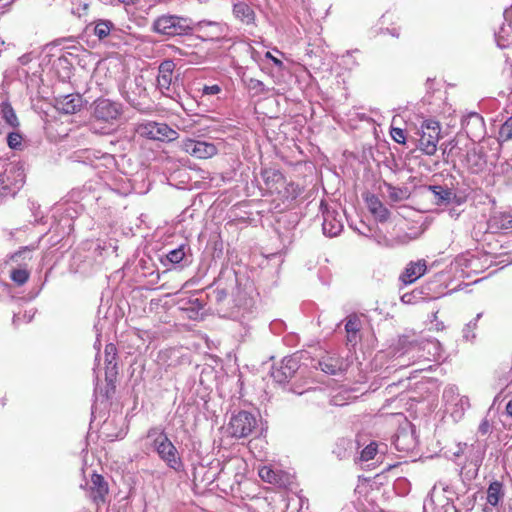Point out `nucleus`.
Wrapping results in <instances>:
<instances>
[{"label": "nucleus", "mask_w": 512, "mask_h": 512, "mask_svg": "<svg viewBox=\"0 0 512 512\" xmlns=\"http://www.w3.org/2000/svg\"><path fill=\"white\" fill-rule=\"evenodd\" d=\"M263 186L261 190L263 195H270L271 201L278 208L281 205L284 208L290 204L301 194L302 190L298 184L288 181L282 172L275 168H265L262 173Z\"/></svg>", "instance_id": "f257e3e1"}, {"label": "nucleus", "mask_w": 512, "mask_h": 512, "mask_svg": "<svg viewBox=\"0 0 512 512\" xmlns=\"http://www.w3.org/2000/svg\"><path fill=\"white\" fill-rule=\"evenodd\" d=\"M147 438L152 440L153 449L168 468L176 472L183 469L184 464L181 455L164 430L152 427L147 432Z\"/></svg>", "instance_id": "f03ea898"}, {"label": "nucleus", "mask_w": 512, "mask_h": 512, "mask_svg": "<svg viewBox=\"0 0 512 512\" xmlns=\"http://www.w3.org/2000/svg\"><path fill=\"white\" fill-rule=\"evenodd\" d=\"M151 31L167 37L190 35L194 31V21L179 15L162 14L154 19Z\"/></svg>", "instance_id": "7ed1b4c3"}, {"label": "nucleus", "mask_w": 512, "mask_h": 512, "mask_svg": "<svg viewBox=\"0 0 512 512\" xmlns=\"http://www.w3.org/2000/svg\"><path fill=\"white\" fill-rule=\"evenodd\" d=\"M26 174L22 164L9 163L0 172V198L14 197L24 186Z\"/></svg>", "instance_id": "20e7f679"}, {"label": "nucleus", "mask_w": 512, "mask_h": 512, "mask_svg": "<svg viewBox=\"0 0 512 512\" xmlns=\"http://www.w3.org/2000/svg\"><path fill=\"white\" fill-rule=\"evenodd\" d=\"M441 126L438 121L426 120L421 125L418 148L426 155L433 156L437 152Z\"/></svg>", "instance_id": "39448f33"}, {"label": "nucleus", "mask_w": 512, "mask_h": 512, "mask_svg": "<svg viewBox=\"0 0 512 512\" xmlns=\"http://www.w3.org/2000/svg\"><path fill=\"white\" fill-rule=\"evenodd\" d=\"M123 114L121 103L107 99L98 98L92 104V116L97 121L113 124Z\"/></svg>", "instance_id": "423d86ee"}, {"label": "nucleus", "mask_w": 512, "mask_h": 512, "mask_svg": "<svg viewBox=\"0 0 512 512\" xmlns=\"http://www.w3.org/2000/svg\"><path fill=\"white\" fill-rule=\"evenodd\" d=\"M443 400L445 403V412L448 413L454 421L462 419L465 411L470 407L469 399L466 396H461L455 386H448L444 389Z\"/></svg>", "instance_id": "0eeeda50"}, {"label": "nucleus", "mask_w": 512, "mask_h": 512, "mask_svg": "<svg viewBox=\"0 0 512 512\" xmlns=\"http://www.w3.org/2000/svg\"><path fill=\"white\" fill-rule=\"evenodd\" d=\"M258 477L264 482L280 488L292 489L294 484V476L282 470L279 465L275 463L264 465L258 469Z\"/></svg>", "instance_id": "6e6552de"}, {"label": "nucleus", "mask_w": 512, "mask_h": 512, "mask_svg": "<svg viewBox=\"0 0 512 512\" xmlns=\"http://www.w3.org/2000/svg\"><path fill=\"white\" fill-rule=\"evenodd\" d=\"M263 370H268L270 377L279 384L287 382L299 369V362L293 357H284L279 366L262 364Z\"/></svg>", "instance_id": "1a4fd4ad"}, {"label": "nucleus", "mask_w": 512, "mask_h": 512, "mask_svg": "<svg viewBox=\"0 0 512 512\" xmlns=\"http://www.w3.org/2000/svg\"><path fill=\"white\" fill-rule=\"evenodd\" d=\"M139 131L149 139L158 141H173L178 138V133L166 123L148 122L140 126Z\"/></svg>", "instance_id": "9d476101"}, {"label": "nucleus", "mask_w": 512, "mask_h": 512, "mask_svg": "<svg viewBox=\"0 0 512 512\" xmlns=\"http://www.w3.org/2000/svg\"><path fill=\"white\" fill-rule=\"evenodd\" d=\"M93 33L100 41H106L112 45H118L122 39V31L115 24L106 19H99L93 22Z\"/></svg>", "instance_id": "9b49d317"}, {"label": "nucleus", "mask_w": 512, "mask_h": 512, "mask_svg": "<svg viewBox=\"0 0 512 512\" xmlns=\"http://www.w3.org/2000/svg\"><path fill=\"white\" fill-rule=\"evenodd\" d=\"M175 64L171 60L163 61L158 67L157 88L167 97H173L175 92V82L173 81V72Z\"/></svg>", "instance_id": "f8f14e48"}, {"label": "nucleus", "mask_w": 512, "mask_h": 512, "mask_svg": "<svg viewBox=\"0 0 512 512\" xmlns=\"http://www.w3.org/2000/svg\"><path fill=\"white\" fill-rule=\"evenodd\" d=\"M121 94L131 106L134 108L140 107L142 105L141 100L147 97L143 77H135L133 81L127 82Z\"/></svg>", "instance_id": "ddd939ff"}, {"label": "nucleus", "mask_w": 512, "mask_h": 512, "mask_svg": "<svg viewBox=\"0 0 512 512\" xmlns=\"http://www.w3.org/2000/svg\"><path fill=\"white\" fill-rule=\"evenodd\" d=\"M181 147L186 153L198 159L211 158L218 152L216 145L213 143L190 138L185 139Z\"/></svg>", "instance_id": "4468645a"}, {"label": "nucleus", "mask_w": 512, "mask_h": 512, "mask_svg": "<svg viewBox=\"0 0 512 512\" xmlns=\"http://www.w3.org/2000/svg\"><path fill=\"white\" fill-rule=\"evenodd\" d=\"M229 426L232 436L238 438L246 437L252 432L254 417L246 411H241L231 418Z\"/></svg>", "instance_id": "2eb2a0df"}, {"label": "nucleus", "mask_w": 512, "mask_h": 512, "mask_svg": "<svg viewBox=\"0 0 512 512\" xmlns=\"http://www.w3.org/2000/svg\"><path fill=\"white\" fill-rule=\"evenodd\" d=\"M414 349L417 350V359L425 361H438L442 358L443 349L436 339H426Z\"/></svg>", "instance_id": "dca6fc26"}, {"label": "nucleus", "mask_w": 512, "mask_h": 512, "mask_svg": "<svg viewBox=\"0 0 512 512\" xmlns=\"http://www.w3.org/2000/svg\"><path fill=\"white\" fill-rule=\"evenodd\" d=\"M88 496L96 504L104 503L108 494V484L103 476L97 473L91 475L90 481L86 483Z\"/></svg>", "instance_id": "f3484780"}, {"label": "nucleus", "mask_w": 512, "mask_h": 512, "mask_svg": "<svg viewBox=\"0 0 512 512\" xmlns=\"http://www.w3.org/2000/svg\"><path fill=\"white\" fill-rule=\"evenodd\" d=\"M194 31L198 32L203 40H218L225 32V27L219 22L199 21L194 22Z\"/></svg>", "instance_id": "a211bd4d"}, {"label": "nucleus", "mask_w": 512, "mask_h": 512, "mask_svg": "<svg viewBox=\"0 0 512 512\" xmlns=\"http://www.w3.org/2000/svg\"><path fill=\"white\" fill-rule=\"evenodd\" d=\"M426 270L427 264L424 259L411 261L406 265L399 279L405 285L412 284L420 277H422L426 273Z\"/></svg>", "instance_id": "6ab92c4d"}, {"label": "nucleus", "mask_w": 512, "mask_h": 512, "mask_svg": "<svg viewBox=\"0 0 512 512\" xmlns=\"http://www.w3.org/2000/svg\"><path fill=\"white\" fill-rule=\"evenodd\" d=\"M364 199L369 212L377 221L384 223L389 220L391 214L389 209L384 206L376 195L367 194Z\"/></svg>", "instance_id": "aec40b11"}, {"label": "nucleus", "mask_w": 512, "mask_h": 512, "mask_svg": "<svg viewBox=\"0 0 512 512\" xmlns=\"http://www.w3.org/2000/svg\"><path fill=\"white\" fill-rule=\"evenodd\" d=\"M83 104L80 94H68L56 99V108L65 114H74L78 112Z\"/></svg>", "instance_id": "412c9836"}, {"label": "nucleus", "mask_w": 512, "mask_h": 512, "mask_svg": "<svg viewBox=\"0 0 512 512\" xmlns=\"http://www.w3.org/2000/svg\"><path fill=\"white\" fill-rule=\"evenodd\" d=\"M343 362L335 354L326 353L317 362V368L326 374L335 375L342 370Z\"/></svg>", "instance_id": "4be33fe9"}, {"label": "nucleus", "mask_w": 512, "mask_h": 512, "mask_svg": "<svg viewBox=\"0 0 512 512\" xmlns=\"http://www.w3.org/2000/svg\"><path fill=\"white\" fill-rule=\"evenodd\" d=\"M105 354H106V379L109 381H112V378L117 374L116 368V348L115 346L110 343L107 344L105 347Z\"/></svg>", "instance_id": "5701e85b"}, {"label": "nucleus", "mask_w": 512, "mask_h": 512, "mask_svg": "<svg viewBox=\"0 0 512 512\" xmlns=\"http://www.w3.org/2000/svg\"><path fill=\"white\" fill-rule=\"evenodd\" d=\"M322 226L324 234L330 237L339 235L343 229L342 222L340 220H337L330 212H327L324 215V221Z\"/></svg>", "instance_id": "b1692460"}, {"label": "nucleus", "mask_w": 512, "mask_h": 512, "mask_svg": "<svg viewBox=\"0 0 512 512\" xmlns=\"http://www.w3.org/2000/svg\"><path fill=\"white\" fill-rule=\"evenodd\" d=\"M201 98H210L216 96L217 99L225 97V89L222 83H206L198 90Z\"/></svg>", "instance_id": "393cba45"}, {"label": "nucleus", "mask_w": 512, "mask_h": 512, "mask_svg": "<svg viewBox=\"0 0 512 512\" xmlns=\"http://www.w3.org/2000/svg\"><path fill=\"white\" fill-rule=\"evenodd\" d=\"M233 12L235 16L243 23L251 24L254 22L255 14L253 8L245 3L239 2L234 5Z\"/></svg>", "instance_id": "a878e982"}, {"label": "nucleus", "mask_w": 512, "mask_h": 512, "mask_svg": "<svg viewBox=\"0 0 512 512\" xmlns=\"http://www.w3.org/2000/svg\"><path fill=\"white\" fill-rule=\"evenodd\" d=\"M361 324L362 322H346L347 345L355 347L361 340Z\"/></svg>", "instance_id": "bb28decb"}, {"label": "nucleus", "mask_w": 512, "mask_h": 512, "mask_svg": "<svg viewBox=\"0 0 512 512\" xmlns=\"http://www.w3.org/2000/svg\"><path fill=\"white\" fill-rule=\"evenodd\" d=\"M428 189L434 194L435 203L437 205L449 203L452 199L453 192L449 188H445L441 185H430Z\"/></svg>", "instance_id": "cd10ccee"}, {"label": "nucleus", "mask_w": 512, "mask_h": 512, "mask_svg": "<svg viewBox=\"0 0 512 512\" xmlns=\"http://www.w3.org/2000/svg\"><path fill=\"white\" fill-rule=\"evenodd\" d=\"M502 495V484L498 481L492 482L487 490L488 503L492 506H496Z\"/></svg>", "instance_id": "c85d7f7f"}, {"label": "nucleus", "mask_w": 512, "mask_h": 512, "mask_svg": "<svg viewBox=\"0 0 512 512\" xmlns=\"http://www.w3.org/2000/svg\"><path fill=\"white\" fill-rule=\"evenodd\" d=\"M2 119L11 127H17L19 125L18 118L14 112L12 106L8 103L1 105Z\"/></svg>", "instance_id": "c756f323"}, {"label": "nucleus", "mask_w": 512, "mask_h": 512, "mask_svg": "<svg viewBox=\"0 0 512 512\" xmlns=\"http://www.w3.org/2000/svg\"><path fill=\"white\" fill-rule=\"evenodd\" d=\"M29 277H30V272L24 268L13 269L10 273L11 280L17 286L24 285L29 280Z\"/></svg>", "instance_id": "7c9ffc66"}, {"label": "nucleus", "mask_w": 512, "mask_h": 512, "mask_svg": "<svg viewBox=\"0 0 512 512\" xmlns=\"http://www.w3.org/2000/svg\"><path fill=\"white\" fill-rule=\"evenodd\" d=\"M498 135L501 142L512 140V116L501 125Z\"/></svg>", "instance_id": "2f4dec72"}, {"label": "nucleus", "mask_w": 512, "mask_h": 512, "mask_svg": "<svg viewBox=\"0 0 512 512\" xmlns=\"http://www.w3.org/2000/svg\"><path fill=\"white\" fill-rule=\"evenodd\" d=\"M495 224L499 229L509 230L512 229V214L500 213L494 217Z\"/></svg>", "instance_id": "473e14b6"}, {"label": "nucleus", "mask_w": 512, "mask_h": 512, "mask_svg": "<svg viewBox=\"0 0 512 512\" xmlns=\"http://www.w3.org/2000/svg\"><path fill=\"white\" fill-rule=\"evenodd\" d=\"M23 137L17 132H10L7 136V144L11 149L21 150L22 149Z\"/></svg>", "instance_id": "72a5a7b5"}, {"label": "nucleus", "mask_w": 512, "mask_h": 512, "mask_svg": "<svg viewBox=\"0 0 512 512\" xmlns=\"http://www.w3.org/2000/svg\"><path fill=\"white\" fill-rule=\"evenodd\" d=\"M377 454V444L375 442H371L367 445L360 453L361 461L367 462L372 460Z\"/></svg>", "instance_id": "f704fd0d"}, {"label": "nucleus", "mask_w": 512, "mask_h": 512, "mask_svg": "<svg viewBox=\"0 0 512 512\" xmlns=\"http://www.w3.org/2000/svg\"><path fill=\"white\" fill-rule=\"evenodd\" d=\"M185 256L184 246H180L176 249L171 250L167 254V260L173 264L180 263Z\"/></svg>", "instance_id": "c9c22d12"}, {"label": "nucleus", "mask_w": 512, "mask_h": 512, "mask_svg": "<svg viewBox=\"0 0 512 512\" xmlns=\"http://www.w3.org/2000/svg\"><path fill=\"white\" fill-rule=\"evenodd\" d=\"M390 135L395 142H397L399 144H405L406 134L403 129L392 127L391 131H390Z\"/></svg>", "instance_id": "e433bc0d"}, {"label": "nucleus", "mask_w": 512, "mask_h": 512, "mask_svg": "<svg viewBox=\"0 0 512 512\" xmlns=\"http://www.w3.org/2000/svg\"><path fill=\"white\" fill-rule=\"evenodd\" d=\"M476 322H468L465 327L463 328V338L467 341L473 340L475 338V329H476Z\"/></svg>", "instance_id": "4c0bfd02"}, {"label": "nucleus", "mask_w": 512, "mask_h": 512, "mask_svg": "<svg viewBox=\"0 0 512 512\" xmlns=\"http://www.w3.org/2000/svg\"><path fill=\"white\" fill-rule=\"evenodd\" d=\"M265 60H270L274 64L278 72L284 69V64L282 60L275 57L270 51H267L265 53V59H263L262 62H264Z\"/></svg>", "instance_id": "58836bf2"}, {"label": "nucleus", "mask_w": 512, "mask_h": 512, "mask_svg": "<svg viewBox=\"0 0 512 512\" xmlns=\"http://www.w3.org/2000/svg\"><path fill=\"white\" fill-rule=\"evenodd\" d=\"M112 425V422H105L104 423V426H103V430L106 431L108 430L109 426ZM105 433V436L106 438H108L110 441H114V440H117V439H122L124 436H125V433L123 431H120L119 433H109V432H104Z\"/></svg>", "instance_id": "ea45409f"}, {"label": "nucleus", "mask_w": 512, "mask_h": 512, "mask_svg": "<svg viewBox=\"0 0 512 512\" xmlns=\"http://www.w3.org/2000/svg\"><path fill=\"white\" fill-rule=\"evenodd\" d=\"M34 249V246L21 247L18 251L11 255V259L18 260L23 254L30 253Z\"/></svg>", "instance_id": "a19ab883"}, {"label": "nucleus", "mask_w": 512, "mask_h": 512, "mask_svg": "<svg viewBox=\"0 0 512 512\" xmlns=\"http://www.w3.org/2000/svg\"><path fill=\"white\" fill-rule=\"evenodd\" d=\"M478 432L481 435H487L491 432V425L486 418L481 421V423L478 427Z\"/></svg>", "instance_id": "79ce46f5"}, {"label": "nucleus", "mask_w": 512, "mask_h": 512, "mask_svg": "<svg viewBox=\"0 0 512 512\" xmlns=\"http://www.w3.org/2000/svg\"><path fill=\"white\" fill-rule=\"evenodd\" d=\"M441 489L445 493H451V486L444 481H438L432 488V492Z\"/></svg>", "instance_id": "37998d69"}, {"label": "nucleus", "mask_w": 512, "mask_h": 512, "mask_svg": "<svg viewBox=\"0 0 512 512\" xmlns=\"http://www.w3.org/2000/svg\"><path fill=\"white\" fill-rule=\"evenodd\" d=\"M117 309H118V306H117V305H115V306H110V307H109V311H108V312H107V314L104 316V319H105V320H118L119 316L116 314Z\"/></svg>", "instance_id": "c03bdc74"}, {"label": "nucleus", "mask_w": 512, "mask_h": 512, "mask_svg": "<svg viewBox=\"0 0 512 512\" xmlns=\"http://www.w3.org/2000/svg\"><path fill=\"white\" fill-rule=\"evenodd\" d=\"M389 189H390V191H389L390 199L393 201H399L401 199V197L399 196L400 190L396 189L394 187H390Z\"/></svg>", "instance_id": "a18cd8bd"}, {"label": "nucleus", "mask_w": 512, "mask_h": 512, "mask_svg": "<svg viewBox=\"0 0 512 512\" xmlns=\"http://www.w3.org/2000/svg\"><path fill=\"white\" fill-rule=\"evenodd\" d=\"M18 61L22 66L28 65L32 61L31 54L22 55L21 57H19Z\"/></svg>", "instance_id": "49530a36"}, {"label": "nucleus", "mask_w": 512, "mask_h": 512, "mask_svg": "<svg viewBox=\"0 0 512 512\" xmlns=\"http://www.w3.org/2000/svg\"><path fill=\"white\" fill-rule=\"evenodd\" d=\"M466 448H467V444L466 443L458 444L457 451L454 452V456L460 457L461 455L464 454V451H465Z\"/></svg>", "instance_id": "de8ad7c7"}, {"label": "nucleus", "mask_w": 512, "mask_h": 512, "mask_svg": "<svg viewBox=\"0 0 512 512\" xmlns=\"http://www.w3.org/2000/svg\"><path fill=\"white\" fill-rule=\"evenodd\" d=\"M260 433L258 435V438L261 437V436H264V433L267 432V429H268V425H267V421H263L262 419H260Z\"/></svg>", "instance_id": "09e8293b"}, {"label": "nucleus", "mask_w": 512, "mask_h": 512, "mask_svg": "<svg viewBox=\"0 0 512 512\" xmlns=\"http://www.w3.org/2000/svg\"><path fill=\"white\" fill-rule=\"evenodd\" d=\"M505 414H506V416L512 418V397L510 398V400L506 404Z\"/></svg>", "instance_id": "8fccbe9b"}, {"label": "nucleus", "mask_w": 512, "mask_h": 512, "mask_svg": "<svg viewBox=\"0 0 512 512\" xmlns=\"http://www.w3.org/2000/svg\"><path fill=\"white\" fill-rule=\"evenodd\" d=\"M257 461H261V462L268 461L267 454L266 453L263 454V451H258Z\"/></svg>", "instance_id": "3c124183"}, {"label": "nucleus", "mask_w": 512, "mask_h": 512, "mask_svg": "<svg viewBox=\"0 0 512 512\" xmlns=\"http://www.w3.org/2000/svg\"><path fill=\"white\" fill-rule=\"evenodd\" d=\"M400 436H397L396 440H395V446L398 450H405L406 448H404L403 446H401L400 444Z\"/></svg>", "instance_id": "603ef678"}, {"label": "nucleus", "mask_w": 512, "mask_h": 512, "mask_svg": "<svg viewBox=\"0 0 512 512\" xmlns=\"http://www.w3.org/2000/svg\"><path fill=\"white\" fill-rule=\"evenodd\" d=\"M332 403H333L334 405H338V406H341V405H344V404H345V403H343V402H341V401H339V400H338V396H334V397L332 398Z\"/></svg>", "instance_id": "864d4df0"}, {"label": "nucleus", "mask_w": 512, "mask_h": 512, "mask_svg": "<svg viewBox=\"0 0 512 512\" xmlns=\"http://www.w3.org/2000/svg\"><path fill=\"white\" fill-rule=\"evenodd\" d=\"M122 4L124 5H132L134 4L137 0H119Z\"/></svg>", "instance_id": "5fc2aeb1"}, {"label": "nucleus", "mask_w": 512, "mask_h": 512, "mask_svg": "<svg viewBox=\"0 0 512 512\" xmlns=\"http://www.w3.org/2000/svg\"><path fill=\"white\" fill-rule=\"evenodd\" d=\"M98 346H100V341H99V339H97L96 343L94 344V347L98 348Z\"/></svg>", "instance_id": "6e6d98bb"}, {"label": "nucleus", "mask_w": 512, "mask_h": 512, "mask_svg": "<svg viewBox=\"0 0 512 512\" xmlns=\"http://www.w3.org/2000/svg\"><path fill=\"white\" fill-rule=\"evenodd\" d=\"M274 51H275L277 54H279V55L283 56V53H282V52H280L279 50L275 49Z\"/></svg>", "instance_id": "4d7b16f0"}, {"label": "nucleus", "mask_w": 512, "mask_h": 512, "mask_svg": "<svg viewBox=\"0 0 512 512\" xmlns=\"http://www.w3.org/2000/svg\"><path fill=\"white\" fill-rule=\"evenodd\" d=\"M346 320L352 321V320H354V319L352 318V315H350V316H348V317L346 318Z\"/></svg>", "instance_id": "13d9d810"}, {"label": "nucleus", "mask_w": 512, "mask_h": 512, "mask_svg": "<svg viewBox=\"0 0 512 512\" xmlns=\"http://www.w3.org/2000/svg\"><path fill=\"white\" fill-rule=\"evenodd\" d=\"M22 72H23L25 75H27V74H28V71H27V70L22 69Z\"/></svg>", "instance_id": "bf43d9fd"}]
</instances>
